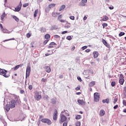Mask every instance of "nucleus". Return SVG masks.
<instances>
[{"instance_id": "f03ea898", "label": "nucleus", "mask_w": 126, "mask_h": 126, "mask_svg": "<svg viewBox=\"0 0 126 126\" xmlns=\"http://www.w3.org/2000/svg\"><path fill=\"white\" fill-rule=\"evenodd\" d=\"M63 113H65V110H64L62 112V114L60 115V124H63V123H64V122L67 120L66 116H64V115L63 114Z\"/></svg>"}, {"instance_id": "69168bd1", "label": "nucleus", "mask_w": 126, "mask_h": 126, "mask_svg": "<svg viewBox=\"0 0 126 126\" xmlns=\"http://www.w3.org/2000/svg\"><path fill=\"white\" fill-rule=\"evenodd\" d=\"M90 52V49H87L85 50L86 53H89Z\"/></svg>"}, {"instance_id": "f3484780", "label": "nucleus", "mask_w": 126, "mask_h": 126, "mask_svg": "<svg viewBox=\"0 0 126 126\" xmlns=\"http://www.w3.org/2000/svg\"><path fill=\"white\" fill-rule=\"evenodd\" d=\"M109 20V17L106 16H104L103 18L101 20V21H107Z\"/></svg>"}, {"instance_id": "052dcab7", "label": "nucleus", "mask_w": 126, "mask_h": 126, "mask_svg": "<svg viewBox=\"0 0 126 126\" xmlns=\"http://www.w3.org/2000/svg\"><path fill=\"white\" fill-rule=\"evenodd\" d=\"M63 126H67V122H64L63 124Z\"/></svg>"}, {"instance_id": "7ed1b4c3", "label": "nucleus", "mask_w": 126, "mask_h": 126, "mask_svg": "<svg viewBox=\"0 0 126 126\" xmlns=\"http://www.w3.org/2000/svg\"><path fill=\"white\" fill-rule=\"evenodd\" d=\"M41 98H42V96L39 92H35L34 94V99L36 100V101H40Z\"/></svg>"}, {"instance_id": "1a4fd4ad", "label": "nucleus", "mask_w": 126, "mask_h": 126, "mask_svg": "<svg viewBox=\"0 0 126 126\" xmlns=\"http://www.w3.org/2000/svg\"><path fill=\"white\" fill-rule=\"evenodd\" d=\"M21 7H22V3L21 1L19 4L16 8H15V11H20V10H21Z\"/></svg>"}, {"instance_id": "09e8293b", "label": "nucleus", "mask_w": 126, "mask_h": 126, "mask_svg": "<svg viewBox=\"0 0 126 126\" xmlns=\"http://www.w3.org/2000/svg\"><path fill=\"white\" fill-rule=\"evenodd\" d=\"M41 81H42V82H46V81H47V79H46V78H42L41 79Z\"/></svg>"}, {"instance_id": "c85d7f7f", "label": "nucleus", "mask_w": 126, "mask_h": 126, "mask_svg": "<svg viewBox=\"0 0 126 126\" xmlns=\"http://www.w3.org/2000/svg\"><path fill=\"white\" fill-rule=\"evenodd\" d=\"M118 102V96H115L114 99L113 103L114 104H116Z\"/></svg>"}, {"instance_id": "338daca9", "label": "nucleus", "mask_w": 126, "mask_h": 126, "mask_svg": "<svg viewBox=\"0 0 126 126\" xmlns=\"http://www.w3.org/2000/svg\"><path fill=\"white\" fill-rule=\"evenodd\" d=\"M59 78H60V79H62V78H63V75H61L59 76Z\"/></svg>"}, {"instance_id": "4be33fe9", "label": "nucleus", "mask_w": 126, "mask_h": 126, "mask_svg": "<svg viewBox=\"0 0 126 126\" xmlns=\"http://www.w3.org/2000/svg\"><path fill=\"white\" fill-rule=\"evenodd\" d=\"M65 8V5H62L59 8V11H62V10H63Z\"/></svg>"}, {"instance_id": "13d9d810", "label": "nucleus", "mask_w": 126, "mask_h": 126, "mask_svg": "<svg viewBox=\"0 0 126 126\" xmlns=\"http://www.w3.org/2000/svg\"><path fill=\"white\" fill-rule=\"evenodd\" d=\"M66 33H67V31H64V32H62V34H63V35H64V34H66Z\"/></svg>"}, {"instance_id": "bb28decb", "label": "nucleus", "mask_w": 126, "mask_h": 126, "mask_svg": "<svg viewBox=\"0 0 126 126\" xmlns=\"http://www.w3.org/2000/svg\"><path fill=\"white\" fill-rule=\"evenodd\" d=\"M4 17H5V13L4 12L1 15V21H3V20L4 19Z\"/></svg>"}, {"instance_id": "aec40b11", "label": "nucleus", "mask_w": 126, "mask_h": 126, "mask_svg": "<svg viewBox=\"0 0 126 126\" xmlns=\"http://www.w3.org/2000/svg\"><path fill=\"white\" fill-rule=\"evenodd\" d=\"M5 108L7 112H9V110H10V106L8 104H6Z\"/></svg>"}, {"instance_id": "0eeeda50", "label": "nucleus", "mask_w": 126, "mask_h": 126, "mask_svg": "<svg viewBox=\"0 0 126 126\" xmlns=\"http://www.w3.org/2000/svg\"><path fill=\"white\" fill-rule=\"evenodd\" d=\"M30 72H31V66L28 65L27 67V70H26V77L30 75Z\"/></svg>"}, {"instance_id": "4468645a", "label": "nucleus", "mask_w": 126, "mask_h": 126, "mask_svg": "<svg viewBox=\"0 0 126 126\" xmlns=\"http://www.w3.org/2000/svg\"><path fill=\"white\" fill-rule=\"evenodd\" d=\"M93 55L94 59H97V57H99V53L97 51L94 52Z\"/></svg>"}, {"instance_id": "b1692460", "label": "nucleus", "mask_w": 126, "mask_h": 126, "mask_svg": "<svg viewBox=\"0 0 126 126\" xmlns=\"http://www.w3.org/2000/svg\"><path fill=\"white\" fill-rule=\"evenodd\" d=\"M56 6V4L55 3H51L49 5V7L51 9V8H53V7H55Z\"/></svg>"}, {"instance_id": "2eb2a0df", "label": "nucleus", "mask_w": 126, "mask_h": 126, "mask_svg": "<svg viewBox=\"0 0 126 126\" xmlns=\"http://www.w3.org/2000/svg\"><path fill=\"white\" fill-rule=\"evenodd\" d=\"M21 66H23V63L16 65L15 67H14V70H16Z\"/></svg>"}, {"instance_id": "de8ad7c7", "label": "nucleus", "mask_w": 126, "mask_h": 126, "mask_svg": "<svg viewBox=\"0 0 126 126\" xmlns=\"http://www.w3.org/2000/svg\"><path fill=\"white\" fill-rule=\"evenodd\" d=\"M82 49L83 50V51H84V50L87 49V46H85L82 47Z\"/></svg>"}, {"instance_id": "7c9ffc66", "label": "nucleus", "mask_w": 126, "mask_h": 126, "mask_svg": "<svg viewBox=\"0 0 126 126\" xmlns=\"http://www.w3.org/2000/svg\"><path fill=\"white\" fill-rule=\"evenodd\" d=\"M40 31L42 33H44V32H46V29H44L43 28H41Z\"/></svg>"}, {"instance_id": "f257e3e1", "label": "nucleus", "mask_w": 126, "mask_h": 126, "mask_svg": "<svg viewBox=\"0 0 126 126\" xmlns=\"http://www.w3.org/2000/svg\"><path fill=\"white\" fill-rule=\"evenodd\" d=\"M0 75H3V76L6 78L9 77L10 76L7 70H6L5 69H2L1 68H0Z\"/></svg>"}, {"instance_id": "680f3d73", "label": "nucleus", "mask_w": 126, "mask_h": 126, "mask_svg": "<svg viewBox=\"0 0 126 126\" xmlns=\"http://www.w3.org/2000/svg\"><path fill=\"white\" fill-rule=\"evenodd\" d=\"M77 79L78 80L80 81V82H81V81H82V80L81 79V77H78Z\"/></svg>"}, {"instance_id": "423d86ee", "label": "nucleus", "mask_w": 126, "mask_h": 126, "mask_svg": "<svg viewBox=\"0 0 126 126\" xmlns=\"http://www.w3.org/2000/svg\"><path fill=\"white\" fill-rule=\"evenodd\" d=\"M16 102L14 100H12L9 102L8 105L10 106V108H15V103Z\"/></svg>"}, {"instance_id": "bf43d9fd", "label": "nucleus", "mask_w": 126, "mask_h": 126, "mask_svg": "<svg viewBox=\"0 0 126 126\" xmlns=\"http://www.w3.org/2000/svg\"><path fill=\"white\" fill-rule=\"evenodd\" d=\"M34 44H35V42H32V43H31V45H32V48H34Z\"/></svg>"}, {"instance_id": "6e6d98bb", "label": "nucleus", "mask_w": 126, "mask_h": 126, "mask_svg": "<svg viewBox=\"0 0 126 126\" xmlns=\"http://www.w3.org/2000/svg\"><path fill=\"white\" fill-rule=\"evenodd\" d=\"M82 2L83 3H86V2H87V0H82Z\"/></svg>"}, {"instance_id": "e2e57ef3", "label": "nucleus", "mask_w": 126, "mask_h": 126, "mask_svg": "<svg viewBox=\"0 0 126 126\" xmlns=\"http://www.w3.org/2000/svg\"><path fill=\"white\" fill-rule=\"evenodd\" d=\"M74 50H75V46H73V47L71 48V51H74Z\"/></svg>"}, {"instance_id": "603ef678", "label": "nucleus", "mask_w": 126, "mask_h": 126, "mask_svg": "<svg viewBox=\"0 0 126 126\" xmlns=\"http://www.w3.org/2000/svg\"><path fill=\"white\" fill-rule=\"evenodd\" d=\"M49 45H51V46H55V45H56V43H55V42H51V43H50Z\"/></svg>"}, {"instance_id": "ddd939ff", "label": "nucleus", "mask_w": 126, "mask_h": 126, "mask_svg": "<svg viewBox=\"0 0 126 126\" xmlns=\"http://www.w3.org/2000/svg\"><path fill=\"white\" fill-rule=\"evenodd\" d=\"M45 69L46 71V72H48V73H50L51 72V67L49 66H45Z\"/></svg>"}, {"instance_id": "473e14b6", "label": "nucleus", "mask_w": 126, "mask_h": 126, "mask_svg": "<svg viewBox=\"0 0 126 126\" xmlns=\"http://www.w3.org/2000/svg\"><path fill=\"white\" fill-rule=\"evenodd\" d=\"M50 10H51V9H50V7H47L45 8V11H46V12H49Z\"/></svg>"}, {"instance_id": "6e6552de", "label": "nucleus", "mask_w": 126, "mask_h": 126, "mask_svg": "<svg viewBox=\"0 0 126 126\" xmlns=\"http://www.w3.org/2000/svg\"><path fill=\"white\" fill-rule=\"evenodd\" d=\"M53 119L54 121H57L58 120V110L55 109L53 115Z\"/></svg>"}, {"instance_id": "c03bdc74", "label": "nucleus", "mask_w": 126, "mask_h": 126, "mask_svg": "<svg viewBox=\"0 0 126 126\" xmlns=\"http://www.w3.org/2000/svg\"><path fill=\"white\" fill-rule=\"evenodd\" d=\"M27 38H30V37H31V34H30V33H28L27 34Z\"/></svg>"}, {"instance_id": "a18cd8bd", "label": "nucleus", "mask_w": 126, "mask_h": 126, "mask_svg": "<svg viewBox=\"0 0 126 126\" xmlns=\"http://www.w3.org/2000/svg\"><path fill=\"white\" fill-rule=\"evenodd\" d=\"M20 92L21 93V94H24V90H22V89H20Z\"/></svg>"}, {"instance_id": "8fccbe9b", "label": "nucleus", "mask_w": 126, "mask_h": 126, "mask_svg": "<svg viewBox=\"0 0 126 126\" xmlns=\"http://www.w3.org/2000/svg\"><path fill=\"white\" fill-rule=\"evenodd\" d=\"M123 104L124 106H126V100H123Z\"/></svg>"}, {"instance_id": "39448f33", "label": "nucleus", "mask_w": 126, "mask_h": 126, "mask_svg": "<svg viewBox=\"0 0 126 126\" xmlns=\"http://www.w3.org/2000/svg\"><path fill=\"white\" fill-rule=\"evenodd\" d=\"M94 102H99V100H100V95H99V93H95L94 94Z\"/></svg>"}, {"instance_id": "a878e982", "label": "nucleus", "mask_w": 126, "mask_h": 126, "mask_svg": "<svg viewBox=\"0 0 126 126\" xmlns=\"http://www.w3.org/2000/svg\"><path fill=\"white\" fill-rule=\"evenodd\" d=\"M95 84V81H92L90 83L89 86L90 87H92V86H94Z\"/></svg>"}, {"instance_id": "58836bf2", "label": "nucleus", "mask_w": 126, "mask_h": 126, "mask_svg": "<svg viewBox=\"0 0 126 126\" xmlns=\"http://www.w3.org/2000/svg\"><path fill=\"white\" fill-rule=\"evenodd\" d=\"M12 40H14V38H10V39H6L5 40H3V42H6L7 41H11Z\"/></svg>"}, {"instance_id": "5fc2aeb1", "label": "nucleus", "mask_w": 126, "mask_h": 126, "mask_svg": "<svg viewBox=\"0 0 126 126\" xmlns=\"http://www.w3.org/2000/svg\"><path fill=\"white\" fill-rule=\"evenodd\" d=\"M59 21L61 22L62 23H64L65 22V21L64 20H59Z\"/></svg>"}, {"instance_id": "49530a36", "label": "nucleus", "mask_w": 126, "mask_h": 126, "mask_svg": "<svg viewBox=\"0 0 126 126\" xmlns=\"http://www.w3.org/2000/svg\"><path fill=\"white\" fill-rule=\"evenodd\" d=\"M29 89H30V90H32V89H33V87L32 85H29Z\"/></svg>"}, {"instance_id": "f704fd0d", "label": "nucleus", "mask_w": 126, "mask_h": 126, "mask_svg": "<svg viewBox=\"0 0 126 126\" xmlns=\"http://www.w3.org/2000/svg\"><path fill=\"white\" fill-rule=\"evenodd\" d=\"M28 5H29V3H26L23 5V7H27V6H28Z\"/></svg>"}, {"instance_id": "79ce46f5", "label": "nucleus", "mask_w": 126, "mask_h": 126, "mask_svg": "<svg viewBox=\"0 0 126 126\" xmlns=\"http://www.w3.org/2000/svg\"><path fill=\"white\" fill-rule=\"evenodd\" d=\"M75 126H80V122H77L75 123Z\"/></svg>"}, {"instance_id": "20e7f679", "label": "nucleus", "mask_w": 126, "mask_h": 126, "mask_svg": "<svg viewBox=\"0 0 126 126\" xmlns=\"http://www.w3.org/2000/svg\"><path fill=\"white\" fill-rule=\"evenodd\" d=\"M41 122L44 124H47L48 126H51V125H52V121L48 118H43L41 120Z\"/></svg>"}, {"instance_id": "412c9836", "label": "nucleus", "mask_w": 126, "mask_h": 126, "mask_svg": "<svg viewBox=\"0 0 126 126\" xmlns=\"http://www.w3.org/2000/svg\"><path fill=\"white\" fill-rule=\"evenodd\" d=\"M38 12H39V10L37 9L34 11V13L33 14V17H37V14H38Z\"/></svg>"}, {"instance_id": "9d476101", "label": "nucleus", "mask_w": 126, "mask_h": 126, "mask_svg": "<svg viewBox=\"0 0 126 126\" xmlns=\"http://www.w3.org/2000/svg\"><path fill=\"white\" fill-rule=\"evenodd\" d=\"M120 77H122V78H120L119 79V83L121 85H123L124 84V83L125 82V79H124V75H123V74H121Z\"/></svg>"}, {"instance_id": "3c124183", "label": "nucleus", "mask_w": 126, "mask_h": 126, "mask_svg": "<svg viewBox=\"0 0 126 126\" xmlns=\"http://www.w3.org/2000/svg\"><path fill=\"white\" fill-rule=\"evenodd\" d=\"M70 19H71V20H74V16H71L69 17Z\"/></svg>"}, {"instance_id": "393cba45", "label": "nucleus", "mask_w": 126, "mask_h": 126, "mask_svg": "<svg viewBox=\"0 0 126 126\" xmlns=\"http://www.w3.org/2000/svg\"><path fill=\"white\" fill-rule=\"evenodd\" d=\"M44 38L45 39L48 40V39H50V38H51V35L49 34H46L44 35Z\"/></svg>"}, {"instance_id": "864d4df0", "label": "nucleus", "mask_w": 126, "mask_h": 126, "mask_svg": "<svg viewBox=\"0 0 126 126\" xmlns=\"http://www.w3.org/2000/svg\"><path fill=\"white\" fill-rule=\"evenodd\" d=\"M113 108H114V110H116L117 108H119V105H116L115 106H114Z\"/></svg>"}, {"instance_id": "9b49d317", "label": "nucleus", "mask_w": 126, "mask_h": 126, "mask_svg": "<svg viewBox=\"0 0 126 126\" xmlns=\"http://www.w3.org/2000/svg\"><path fill=\"white\" fill-rule=\"evenodd\" d=\"M102 42L103 43L104 46H106L107 48H110V44H108V42L105 40V39H103L102 40Z\"/></svg>"}, {"instance_id": "6ab92c4d", "label": "nucleus", "mask_w": 126, "mask_h": 126, "mask_svg": "<svg viewBox=\"0 0 126 126\" xmlns=\"http://www.w3.org/2000/svg\"><path fill=\"white\" fill-rule=\"evenodd\" d=\"M12 17V18H13V19L15 20V21H16V22H19V18H18L17 17H16V16L13 15Z\"/></svg>"}, {"instance_id": "4c0bfd02", "label": "nucleus", "mask_w": 126, "mask_h": 126, "mask_svg": "<svg viewBox=\"0 0 126 126\" xmlns=\"http://www.w3.org/2000/svg\"><path fill=\"white\" fill-rule=\"evenodd\" d=\"M63 18V15H60L58 17V20H61Z\"/></svg>"}, {"instance_id": "e433bc0d", "label": "nucleus", "mask_w": 126, "mask_h": 126, "mask_svg": "<svg viewBox=\"0 0 126 126\" xmlns=\"http://www.w3.org/2000/svg\"><path fill=\"white\" fill-rule=\"evenodd\" d=\"M54 37L55 38V39H60V38H61V36L58 35H54Z\"/></svg>"}, {"instance_id": "c756f323", "label": "nucleus", "mask_w": 126, "mask_h": 126, "mask_svg": "<svg viewBox=\"0 0 126 126\" xmlns=\"http://www.w3.org/2000/svg\"><path fill=\"white\" fill-rule=\"evenodd\" d=\"M76 120H80L81 119V115H78L75 117Z\"/></svg>"}, {"instance_id": "a19ab883", "label": "nucleus", "mask_w": 126, "mask_h": 126, "mask_svg": "<svg viewBox=\"0 0 126 126\" xmlns=\"http://www.w3.org/2000/svg\"><path fill=\"white\" fill-rule=\"evenodd\" d=\"M53 54H54V53L53 52V51H52L51 53H46L45 54V57H48V56H50V55H53Z\"/></svg>"}, {"instance_id": "0e129e2a", "label": "nucleus", "mask_w": 126, "mask_h": 126, "mask_svg": "<svg viewBox=\"0 0 126 126\" xmlns=\"http://www.w3.org/2000/svg\"><path fill=\"white\" fill-rule=\"evenodd\" d=\"M49 49H52L53 48H54V46L53 45H50L49 46H48Z\"/></svg>"}, {"instance_id": "37998d69", "label": "nucleus", "mask_w": 126, "mask_h": 126, "mask_svg": "<svg viewBox=\"0 0 126 126\" xmlns=\"http://www.w3.org/2000/svg\"><path fill=\"white\" fill-rule=\"evenodd\" d=\"M115 85H116V82H111V86H112V87H114V86H115Z\"/></svg>"}, {"instance_id": "f8f14e48", "label": "nucleus", "mask_w": 126, "mask_h": 126, "mask_svg": "<svg viewBox=\"0 0 126 126\" xmlns=\"http://www.w3.org/2000/svg\"><path fill=\"white\" fill-rule=\"evenodd\" d=\"M78 103L80 104V105H82V106H84L85 105V101L83 100L79 99L77 100Z\"/></svg>"}, {"instance_id": "2f4dec72", "label": "nucleus", "mask_w": 126, "mask_h": 126, "mask_svg": "<svg viewBox=\"0 0 126 126\" xmlns=\"http://www.w3.org/2000/svg\"><path fill=\"white\" fill-rule=\"evenodd\" d=\"M102 26H103V29H105V27H107V26H108V24L107 23H103L102 24Z\"/></svg>"}, {"instance_id": "a211bd4d", "label": "nucleus", "mask_w": 126, "mask_h": 126, "mask_svg": "<svg viewBox=\"0 0 126 126\" xmlns=\"http://www.w3.org/2000/svg\"><path fill=\"white\" fill-rule=\"evenodd\" d=\"M60 13H56V12H52V16L53 17H58V15H59Z\"/></svg>"}, {"instance_id": "5701e85b", "label": "nucleus", "mask_w": 126, "mask_h": 126, "mask_svg": "<svg viewBox=\"0 0 126 126\" xmlns=\"http://www.w3.org/2000/svg\"><path fill=\"white\" fill-rule=\"evenodd\" d=\"M109 102L110 99H109L108 98L102 100V103H106V104H109Z\"/></svg>"}, {"instance_id": "4d7b16f0", "label": "nucleus", "mask_w": 126, "mask_h": 126, "mask_svg": "<svg viewBox=\"0 0 126 126\" xmlns=\"http://www.w3.org/2000/svg\"><path fill=\"white\" fill-rule=\"evenodd\" d=\"M75 90H77V91L80 90V86H78L77 88H76Z\"/></svg>"}, {"instance_id": "ea45409f", "label": "nucleus", "mask_w": 126, "mask_h": 126, "mask_svg": "<svg viewBox=\"0 0 126 126\" xmlns=\"http://www.w3.org/2000/svg\"><path fill=\"white\" fill-rule=\"evenodd\" d=\"M49 42V39H46L43 42V45H46L47 43Z\"/></svg>"}, {"instance_id": "cd10ccee", "label": "nucleus", "mask_w": 126, "mask_h": 126, "mask_svg": "<svg viewBox=\"0 0 126 126\" xmlns=\"http://www.w3.org/2000/svg\"><path fill=\"white\" fill-rule=\"evenodd\" d=\"M1 31H2V32H3V33H8V30H7V29H6L3 28L1 30Z\"/></svg>"}, {"instance_id": "774afa93", "label": "nucleus", "mask_w": 126, "mask_h": 126, "mask_svg": "<svg viewBox=\"0 0 126 126\" xmlns=\"http://www.w3.org/2000/svg\"><path fill=\"white\" fill-rule=\"evenodd\" d=\"M0 28H1V30L3 28V27H2V25H1V24H0Z\"/></svg>"}, {"instance_id": "72a5a7b5", "label": "nucleus", "mask_w": 126, "mask_h": 126, "mask_svg": "<svg viewBox=\"0 0 126 126\" xmlns=\"http://www.w3.org/2000/svg\"><path fill=\"white\" fill-rule=\"evenodd\" d=\"M124 35H125V32H121L119 34V37H122V36H124Z\"/></svg>"}, {"instance_id": "c9c22d12", "label": "nucleus", "mask_w": 126, "mask_h": 126, "mask_svg": "<svg viewBox=\"0 0 126 126\" xmlns=\"http://www.w3.org/2000/svg\"><path fill=\"white\" fill-rule=\"evenodd\" d=\"M66 39L67 40H68L69 41H70V40H71V39H72V38L71 37V36H68L66 37Z\"/></svg>"}, {"instance_id": "dca6fc26", "label": "nucleus", "mask_w": 126, "mask_h": 126, "mask_svg": "<svg viewBox=\"0 0 126 126\" xmlns=\"http://www.w3.org/2000/svg\"><path fill=\"white\" fill-rule=\"evenodd\" d=\"M105 111L103 110H101L99 112L100 117H103L105 115Z\"/></svg>"}]
</instances>
